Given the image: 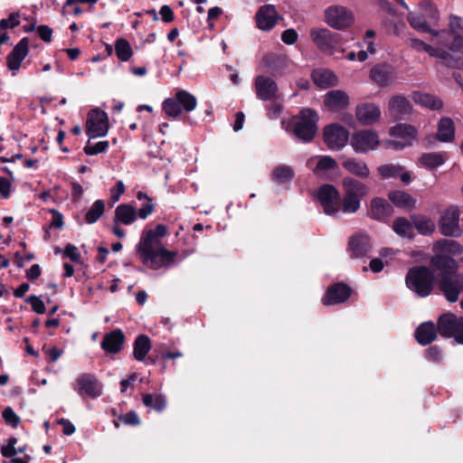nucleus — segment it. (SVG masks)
I'll list each match as a JSON object with an SVG mask.
<instances>
[{
    "mask_svg": "<svg viewBox=\"0 0 463 463\" xmlns=\"http://www.w3.org/2000/svg\"><path fill=\"white\" fill-rule=\"evenodd\" d=\"M168 234V228L163 223L154 228L146 226L141 232L139 241L136 245L137 256L146 268L158 270L168 269L175 262L177 251L169 250L162 240Z\"/></svg>",
    "mask_w": 463,
    "mask_h": 463,
    "instance_id": "f257e3e1",
    "label": "nucleus"
},
{
    "mask_svg": "<svg viewBox=\"0 0 463 463\" xmlns=\"http://www.w3.org/2000/svg\"><path fill=\"white\" fill-rule=\"evenodd\" d=\"M319 116L314 109L304 108L298 115L293 116L288 123V130L301 142L309 143L316 137Z\"/></svg>",
    "mask_w": 463,
    "mask_h": 463,
    "instance_id": "f03ea898",
    "label": "nucleus"
},
{
    "mask_svg": "<svg viewBox=\"0 0 463 463\" xmlns=\"http://www.w3.org/2000/svg\"><path fill=\"white\" fill-rule=\"evenodd\" d=\"M435 282L432 269L423 265L411 267L405 276L406 287L419 298L429 297L434 289Z\"/></svg>",
    "mask_w": 463,
    "mask_h": 463,
    "instance_id": "7ed1b4c3",
    "label": "nucleus"
},
{
    "mask_svg": "<svg viewBox=\"0 0 463 463\" xmlns=\"http://www.w3.org/2000/svg\"><path fill=\"white\" fill-rule=\"evenodd\" d=\"M436 46H431L423 41L411 38V46L417 51H424L431 57H436L440 60V63L443 66L451 69L463 70V56L459 54H451L445 46H442L439 43V37H433L431 39Z\"/></svg>",
    "mask_w": 463,
    "mask_h": 463,
    "instance_id": "20e7f679",
    "label": "nucleus"
},
{
    "mask_svg": "<svg viewBox=\"0 0 463 463\" xmlns=\"http://www.w3.org/2000/svg\"><path fill=\"white\" fill-rule=\"evenodd\" d=\"M449 30L439 31V43L451 54L463 56V20L458 15H450Z\"/></svg>",
    "mask_w": 463,
    "mask_h": 463,
    "instance_id": "39448f33",
    "label": "nucleus"
},
{
    "mask_svg": "<svg viewBox=\"0 0 463 463\" xmlns=\"http://www.w3.org/2000/svg\"><path fill=\"white\" fill-rule=\"evenodd\" d=\"M310 38L320 52L330 55L344 43V38L340 33L327 28H312Z\"/></svg>",
    "mask_w": 463,
    "mask_h": 463,
    "instance_id": "423d86ee",
    "label": "nucleus"
},
{
    "mask_svg": "<svg viewBox=\"0 0 463 463\" xmlns=\"http://www.w3.org/2000/svg\"><path fill=\"white\" fill-rule=\"evenodd\" d=\"M437 330L442 337H453L457 343L463 344V317H458L450 312L440 315L437 320Z\"/></svg>",
    "mask_w": 463,
    "mask_h": 463,
    "instance_id": "0eeeda50",
    "label": "nucleus"
},
{
    "mask_svg": "<svg viewBox=\"0 0 463 463\" xmlns=\"http://www.w3.org/2000/svg\"><path fill=\"white\" fill-rule=\"evenodd\" d=\"M460 211L458 206L450 205L440 215L439 220V232L446 237L458 238L462 235L459 226Z\"/></svg>",
    "mask_w": 463,
    "mask_h": 463,
    "instance_id": "6e6552de",
    "label": "nucleus"
},
{
    "mask_svg": "<svg viewBox=\"0 0 463 463\" xmlns=\"http://www.w3.org/2000/svg\"><path fill=\"white\" fill-rule=\"evenodd\" d=\"M340 193L336 187L330 184L320 185L317 192V199L319 202L324 213L329 216H335L338 213L340 203Z\"/></svg>",
    "mask_w": 463,
    "mask_h": 463,
    "instance_id": "1a4fd4ad",
    "label": "nucleus"
},
{
    "mask_svg": "<svg viewBox=\"0 0 463 463\" xmlns=\"http://www.w3.org/2000/svg\"><path fill=\"white\" fill-rule=\"evenodd\" d=\"M109 118L105 111L97 108L91 109L86 119V134L89 138L105 137L109 131Z\"/></svg>",
    "mask_w": 463,
    "mask_h": 463,
    "instance_id": "9d476101",
    "label": "nucleus"
},
{
    "mask_svg": "<svg viewBox=\"0 0 463 463\" xmlns=\"http://www.w3.org/2000/svg\"><path fill=\"white\" fill-rule=\"evenodd\" d=\"M430 264L432 271L437 273V280L460 274L458 262L447 254H435L431 257Z\"/></svg>",
    "mask_w": 463,
    "mask_h": 463,
    "instance_id": "9b49d317",
    "label": "nucleus"
},
{
    "mask_svg": "<svg viewBox=\"0 0 463 463\" xmlns=\"http://www.w3.org/2000/svg\"><path fill=\"white\" fill-rule=\"evenodd\" d=\"M325 14L327 24L337 30L348 28L354 22L353 13L346 7L340 5L328 7Z\"/></svg>",
    "mask_w": 463,
    "mask_h": 463,
    "instance_id": "f8f14e48",
    "label": "nucleus"
},
{
    "mask_svg": "<svg viewBox=\"0 0 463 463\" xmlns=\"http://www.w3.org/2000/svg\"><path fill=\"white\" fill-rule=\"evenodd\" d=\"M350 144L356 153L366 154L376 149L380 140L376 132L364 129L355 131L352 135Z\"/></svg>",
    "mask_w": 463,
    "mask_h": 463,
    "instance_id": "ddd939ff",
    "label": "nucleus"
},
{
    "mask_svg": "<svg viewBox=\"0 0 463 463\" xmlns=\"http://www.w3.org/2000/svg\"><path fill=\"white\" fill-rule=\"evenodd\" d=\"M438 288L449 303H455L458 300L463 292V274L452 277L443 278L437 280Z\"/></svg>",
    "mask_w": 463,
    "mask_h": 463,
    "instance_id": "4468645a",
    "label": "nucleus"
},
{
    "mask_svg": "<svg viewBox=\"0 0 463 463\" xmlns=\"http://www.w3.org/2000/svg\"><path fill=\"white\" fill-rule=\"evenodd\" d=\"M349 132L338 124H330L325 127L323 139L331 150H340L348 141Z\"/></svg>",
    "mask_w": 463,
    "mask_h": 463,
    "instance_id": "2eb2a0df",
    "label": "nucleus"
},
{
    "mask_svg": "<svg viewBox=\"0 0 463 463\" xmlns=\"http://www.w3.org/2000/svg\"><path fill=\"white\" fill-rule=\"evenodd\" d=\"M75 391L80 396L96 399L102 395V383L92 373H82L76 379Z\"/></svg>",
    "mask_w": 463,
    "mask_h": 463,
    "instance_id": "dca6fc26",
    "label": "nucleus"
},
{
    "mask_svg": "<svg viewBox=\"0 0 463 463\" xmlns=\"http://www.w3.org/2000/svg\"><path fill=\"white\" fill-rule=\"evenodd\" d=\"M353 292V289L345 282L332 284L322 298L324 306H332L345 302Z\"/></svg>",
    "mask_w": 463,
    "mask_h": 463,
    "instance_id": "f3484780",
    "label": "nucleus"
},
{
    "mask_svg": "<svg viewBox=\"0 0 463 463\" xmlns=\"http://www.w3.org/2000/svg\"><path fill=\"white\" fill-rule=\"evenodd\" d=\"M388 109L391 117L395 121H400L410 118L412 112V106L405 96L397 94L389 99Z\"/></svg>",
    "mask_w": 463,
    "mask_h": 463,
    "instance_id": "a211bd4d",
    "label": "nucleus"
},
{
    "mask_svg": "<svg viewBox=\"0 0 463 463\" xmlns=\"http://www.w3.org/2000/svg\"><path fill=\"white\" fill-rule=\"evenodd\" d=\"M254 87L259 99L270 101L277 99L279 88L271 78L264 75L257 76L254 80Z\"/></svg>",
    "mask_w": 463,
    "mask_h": 463,
    "instance_id": "6ab92c4d",
    "label": "nucleus"
},
{
    "mask_svg": "<svg viewBox=\"0 0 463 463\" xmlns=\"http://www.w3.org/2000/svg\"><path fill=\"white\" fill-rule=\"evenodd\" d=\"M372 250L370 237L364 232H358L350 237L347 250L351 253V257L361 259L367 257Z\"/></svg>",
    "mask_w": 463,
    "mask_h": 463,
    "instance_id": "aec40b11",
    "label": "nucleus"
},
{
    "mask_svg": "<svg viewBox=\"0 0 463 463\" xmlns=\"http://www.w3.org/2000/svg\"><path fill=\"white\" fill-rule=\"evenodd\" d=\"M279 18L280 16L273 5L260 6L255 14L257 27L262 31L271 30Z\"/></svg>",
    "mask_w": 463,
    "mask_h": 463,
    "instance_id": "412c9836",
    "label": "nucleus"
},
{
    "mask_svg": "<svg viewBox=\"0 0 463 463\" xmlns=\"http://www.w3.org/2000/svg\"><path fill=\"white\" fill-rule=\"evenodd\" d=\"M455 138V125L450 118L443 117L438 124V131L435 137H427L423 141V146L429 148L432 145V140L437 139L440 142H451Z\"/></svg>",
    "mask_w": 463,
    "mask_h": 463,
    "instance_id": "4be33fe9",
    "label": "nucleus"
},
{
    "mask_svg": "<svg viewBox=\"0 0 463 463\" xmlns=\"http://www.w3.org/2000/svg\"><path fill=\"white\" fill-rule=\"evenodd\" d=\"M392 205L384 198L374 197L370 202L368 216L378 222H385L393 213Z\"/></svg>",
    "mask_w": 463,
    "mask_h": 463,
    "instance_id": "5701e85b",
    "label": "nucleus"
},
{
    "mask_svg": "<svg viewBox=\"0 0 463 463\" xmlns=\"http://www.w3.org/2000/svg\"><path fill=\"white\" fill-rule=\"evenodd\" d=\"M370 78L378 86L387 87L394 80V68L388 63L375 64L370 71Z\"/></svg>",
    "mask_w": 463,
    "mask_h": 463,
    "instance_id": "b1692460",
    "label": "nucleus"
},
{
    "mask_svg": "<svg viewBox=\"0 0 463 463\" xmlns=\"http://www.w3.org/2000/svg\"><path fill=\"white\" fill-rule=\"evenodd\" d=\"M29 52V39L22 38L6 57V64L10 71H17Z\"/></svg>",
    "mask_w": 463,
    "mask_h": 463,
    "instance_id": "393cba45",
    "label": "nucleus"
},
{
    "mask_svg": "<svg viewBox=\"0 0 463 463\" xmlns=\"http://www.w3.org/2000/svg\"><path fill=\"white\" fill-rule=\"evenodd\" d=\"M125 339L122 330L115 329L104 335L100 346L106 353L115 354L121 351Z\"/></svg>",
    "mask_w": 463,
    "mask_h": 463,
    "instance_id": "a878e982",
    "label": "nucleus"
},
{
    "mask_svg": "<svg viewBox=\"0 0 463 463\" xmlns=\"http://www.w3.org/2000/svg\"><path fill=\"white\" fill-rule=\"evenodd\" d=\"M437 325L432 321L420 323L414 332V337L420 345H428L433 343L438 337Z\"/></svg>",
    "mask_w": 463,
    "mask_h": 463,
    "instance_id": "bb28decb",
    "label": "nucleus"
},
{
    "mask_svg": "<svg viewBox=\"0 0 463 463\" xmlns=\"http://www.w3.org/2000/svg\"><path fill=\"white\" fill-rule=\"evenodd\" d=\"M344 193L362 200L370 191L367 184L352 176H345L342 180Z\"/></svg>",
    "mask_w": 463,
    "mask_h": 463,
    "instance_id": "cd10ccee",
    "label": "nucleus"
},
{
    "mask_svg": "<svg viewBox=\"0 0 463 463\" xmlns=\"http://www.w3.org/2000/svg\"><path fill=\"white\" fill-rule=\"evenodd\" d=\"M324 104L329 110L338 111L348 106L349 97L341 90H330L325 95Z\"/></svg>",
    "mask_w": 463,
    "mask_h": 463,
    "instance_id": "c85d7f7f",
    "label": "nucleus"
},
{
    "mask_svg": "<svg viewBox=\"0 0 463 463\" xmlns=\"http://www.w3.org/2000/svg\"><path fill=\"white\" fill-rule=\"evenodd\" d=\"M381 116V110L373 103H365L356 108V118L363 125H372L376 122Z\"/></svg>",
    "mask_w": 463,
    "mask_h": 463,
    "instance_id": "c756f323",
    "label": "nucleus"
},
{
    "mask_svg": "<svg viewBox=\"0 0 463 463\" xmlns=\"http://www.w3.org/2000/svg\"><path fill=\"white\" fill-rule=\"evenodd\" d=\"M388 199L396 207L406 211H411L416 208L417 200L405 191H391L388 194Z\"/></svg>",
    "mask_w": 463,
    "mask_h": 463,
    "instance_id": "7c9ffc66",
    "label": "nucleus"
},
{
    "mask_svg": "<svg viewBox=\"0 0 463 463\" xmlns=\"http://www.w3.org/2000/svg\"><path fill=\"white\" fill-rule=\"evenodd\" d=\"M342 166L352 175L360 179H366L370 175L367 164L358 158L350 157L342 162Z\"/></svg>",
    "mask_w": 463,
    "mask_h": 463,
    "instance_id": "2f4dec72",
    "label": "nucleus"
},
{
    "mask_svg": "<svg viewBox=\"0 0 463 463\" xmlns=\"http://www.w3.org/2000/svg\"><path fill=\"white\" fill-rule=\"evenodd\" d=\"M138 218L137 210L128 203H120L115 209L113 222L130 225Z\"/></svg>",
    "mask_w": 463,
    "mask_h": 463,
    "instance_id": "473e14b6",
    "label": "nucleus"
},
{
    "mask_svg": "<svg viewBox=\"0 0 463 463\" xmlns=\"http://www.w3.org/2000/svg\"><path fill=\"white\" fill-rule=\"evenodd\" d=\"M312 80L314 83L321 89L334 87L338 81L335 74L327 69L314 71L312 72Z\"/></svg>",
    "mask_w": 463,
    "mask_h": 463,
    "instance_id": "72a5a7b5",
    "label": "nucleus"
},
{
    "mask_svg": "<svg viewBox=\"0 0 463 463\" xmlns=\"http://www.w3.org/2000/svg\"><path fill=\"white\" fill-rule=\"evenodd\" d=\"M389 134L406 142L410 141L411 145H412L413 141L417 138L418 131L412 125L399 123L390 128Z\"/></svg>",
    "mask_w": 463,
    "mask_h": 463,
    "instance_id": "f704fd0d",
    "label": "nucleus"
},
{
    "mask_svg": "<svg viewBox=\"0 0 463 463\" xmlns=\"http://www.w3.org/2000/svg\"><path fill=\"white\" fill-rule=\"evenodd\" d=\"M411 220L414 229L423 236L431 235L435 232V222L428 216L414 213L411 215Z\"/></svg>",
    "mask_w": 463,
    "mask_h": 463,
    "instance_id": "c9c22d12",
    "label": "nucleus"
},
{
    "mask_svg": "<svg viewBox=\"0 0 463 463\" xmlns=\"http://www.w3.org/2000/svg\"><path fill=\"white\" fill-rule=\"evenodd\" d=\"M151 349V340L144 334L138 335L133 345V356L137 361H144Z\"/></svg>",
    "mask_w": 463,
    "mask_h": 463,
    "instance_id": "e433bc0d",
    "label": "nucleus"
},
{
    "mask_svg": "<svg viewBox=\"0 0 463 463\" xmlns=\"http://www.w3.org/2000/svg\"><path fill=\"white\" fill-rule=\"evenodd\" d=\"M392 228L402 238L413 240L415 237L413 223L405 217H397L393 221Z\"/></svg>",
    "mask_w": 463,
    "mask_h": 463,
    "instance_id": "4c0bfd02",
    "label": "nucleus"
},
{
    "mask_svg": "<svg viewBox=\"0 0 463 463\" xmlns=\"http://www.w3.org/2000/svg\"><path fill=\"white\" fill-rule=\"evenodd\" d=\"M419 163L429 170L442 165L446 161L445 152L423 153L418 159Z\"/></svg>",
    "mask_w": 463,
    "mask_h": 463,
    "instance_id": "58836bf2",
    "label": "nucleus"
},
{
    "mask_svg": "<svg viewBox=\"0 0 463 463\" xmlns=\"http://www.w3.org/2000/svg\"><path fill=\"white\" fill-rule=\"evenodd\" d=\"M407 20L410 25L418 32L429 33L433 37H439V31L431 29L423 15L417 13H409Z\"/></svg>",
    "mask_w": 463,
    "mask_h": 463,
    "instance_id": "ea45409f",
    "label": "nucleus"
},
{
    "mask_svg": "<svg viewBox=\"0 0 463 463\" xmlns=\"http://www.w3.org/2000/svg\"><path fill=\"white\" fill-rule=\"evenodd\" d=\"M412 99L416 103L432 110H439L443 107V101L431 94L415 91L412 93Z\"/></svg>",
    "mask_w": 463,
    "mask_h": 463,
    "instance_id": "a19ab883",
    "label": "nucleus"
},
{
    "mask_svg": "<svg viewBox=\"0 0 463 463\" xmlns=\"http://www.w3.org/2000/svg\"><path fill=\"white\" fill-rule=\"evenodd\" d=\"M361 202L362 200L359 198L348 195L344 193L343 196H340L338 213L340 212L347 214L357 213L361 207Z\"/></svg>",
    "mask_w": 463,
    "mask_h": 463,
    "instance_id": "79ce46f5",
    "label": "nucleus"
},
{
    "mask_svg": "<svg viewBox=\"0 0 463 463\" xmlns=\"http://www.w3.org/2000/svg\"><path fill=\"white\" fill-rule=\"evenodd\" d=\"M175 98L178 99L181 109L187 113L193 111L197 106L195 96L184 90H178L175 93Z\"/></svg>",
    "mask_w": 463,
    "mask_h": 463,
    "instance_id": "37998d69",
    "label": "nucleus"
},
{
    "mask_svg": "<svg viewBox=\"0 0 463 463\" xmlns=\"http://www.w3.org/2000/svg\"><path fill=\"white\" fill-rule=\"evenodd\" d=\"M436 247L441 250L447 255L458 256L463 253V246L453 240L441 239L436 242Z\"/></svg>",
    "mask_w": 463,
    "mask_h": 463,
    "instance_id": "c03bdc74",
    "label": "nucleus"
},
{
    "mask_svg": "<svg viewBox=\"0 0 463 463\" xmlns=\"http://www.w3.org/2000/svg\"><path fill=\"white\" fill-rule=\"evenodd\" d=\"M295 173L288 165H279L272 171V180L279 184L290 182L294 178Z\"/></svg>",
    "mask_w": 463,
    "mask_h": 463,
    "instance_id": "a18cd8bd",
    "label": "nucleus"
},
{
    "mask_svg": "<svg viewBox=\"0 0 463 463\" xmlns=\"http://www.w3.org/2000/svg\"><path fill=\"white\" fill-rule=\"evenodd\" d=\"M115 52L118 59L121 61H128L133 54L130 43L124 38L116 40Z\"/></svg>",
    "mask_w": 463,
    "mask_h": 463,
    "instance_id": "49530a36",
    "label": "nucleus"
},
{
    "mask_svg": "<svg viewBox=\"0 0 463 463\" xmlns=\"http://www.w3.org/2000/svg\"><path fill=\"white\" fill-rule=\"evenodd\" d=\"M105 203L103 200H96L85 214V222L89 224L95 223L104 213Z\"/></svg>",
    "mask_w": 463,
    "mask_h": 463,
    "instance_id": "de8ad7c7",
    "label": "nucleus"
},
{
    "mask_svg": "<svg viewBox=\"0 0 463 463\" xmlns=\"http://www.w3.org/2000/svg\"><path fill=\"white\" fill-rule=\"evenodd\" d=\"M142 401L145 406L153 408L158 412L163 411L166 406L165 398L161 394L146 393L143 395Z\"/></svg>",
    "mask_w": 463,
    "mask_h": 463,
    "instance_id": "09e8293b",
    "label": "nucleus"
},
{
    "mask_svg": "<svg viewBox=\"0 0 463 463\" xmlns=\"http://www.w3.org/2000/svg\"><path fill=\"white\" fill-rule=\"evenodd\" d=\"M404 170L400 165L385 164L377 167L378 174L383 178H395Z\"/></svg>",
    "mask_w": 463,
    "mask_h": 463,
    "instance_id": "8fccbe9b",
    "label": "nucleus"
},
{
    "mask_svg": "<svg viewBox=\"0 0 463 463\" xmlns=\"http://www.w3.org/2000/svg\"><path fill=\"white\" fill-rule=\"evenodd\" d=\"M162 109L170 118H176L182 113L178 99L175 97L165 99L162 104Z\"/></svg>",
    "mask_w": 463,
    "mask_h": 463,
    "instance_id": "3c124183",
    "label": "nucleus"
},
{
    "mask_svg": "<svg viewBox=\"0 0 463 463\" xmlns=\"http://www.w3.org/2000/svg\"><path fill=\"white\" fill-rule=\"evenodd\" d=\"M337 167L336 161L330 156H321L313 172L318 175L320 172L332 170Z\"/></svg>",
    "mask_w": 463,
    "mask_h": 463,
    "instance_id": "603ef678",
    "label": "nucleus"
},
{
    "mask_svg": "<svg viewBox=\"0 0 463 463\" xmlns=\"http://www.w3.org/2000/svg\"><path fill=\"white\" fill-rule=\"evenodd\" d=\"M109 146V141H99L95 144H91L90 141L88 140L86 146L83 148V151L88 156H94L107 152Z\"/></svg>",
    "mask_w": 463,
    "mask_h": 463,
    "instance_id": "864d4df0",
    "label": "nucleus"
},
{
    "mask_svg": "<svg viewBox=\"0 0 463 463\" xmlns=\"http://www.w3.org/2000/svg\"><path fill=\"white\" fill-rule=\"evenodd\" d=\"M2 417L5 422L13 428H16L21 421L20 417L14 412L12 407L5 408L2 412Z\"/></svg>",
    "mask_w": 463,
    "mask_h": 463,
    "instance_id": "5fc2aeb1",
    "label": "nucleus"
},
{
    "mask_svg": "<svg viewBox=\"0 0 463 463\" xmlns=\"http://www.w3.org/2000/svg\"><path fill=\"white\" fill-rule=\"evenodd\" d=\"M18 439L15 437H10L7 439V444L3 445L0 449L1 454L4 458H13L17 454V450L15 445L17 444Z\"/></svg>",
    "mask_w": 463,
    "mask_h": 463,
    "instance_id": "6e6d98bb",
    "label": "nucleus"
},
{
    "mask_svg": "<svg viewBox=\"0 0 463 463\" xmlns=\"http://www.w3.org/2000/svg\"><path fill=\"white\" fill-rule=\"evenodd\" d=\"M19 13H12L7 19L0 20V30L5 31L8 28H15L20 24Z\"/></svg>",
    "mask_w": 463,
    "mask_h": 463,
    "instance_id": "4d7b16f0",
    "label": "nucleus"
},
{
    "mask_svg": "<svg viewBox=\"0 0 463 463\" xmlns=\"http://www.w3.org/2000/svg\"><path fill=\"white\" fill-rule=\"evenodd\" d=\"M26 302L29 303L32 307V310L37 314H44L46 312V307L40 299L39 297L32 295L26 298Z\"/></svg>",
    "mask_w": 463,
    "mask_h": 463,
    "instance_id": "13d9d810",
    "label": "nucleus"
},
{
    "mask_svg": "<svg viewBox=\"0 0 463 463\" xmlns=\"http://www.w3.org/2000/svg\"><path fill=\"white\" fill-rule=\"evenodd\" d=\"M155 206L154 200H150L147 202H145L142 206L137 211L138 218L141 220H146L149 215H151L155 212Z\"/></svg>",
    "mask_w": 463,
    "mask_h": 463,
    "instance_id": "bf43d9fd",
    "label": "nucleus"
},
{
    "mask_svg": "<svg viewBox=\"0 0 463 463\" xmlns=\"http://www.w3.org/2000/svg\"><path fill=\"white\" fill-rule=\"evenodd\" d=\"M425 357L429 361L439 363L442 360V352L439 346L432 345L425 350Z\"/></svg>",
    "mask_w": 463,
    "mask_h": 463,
    "instance_id": "052dcab7",
    "label": "nucleus"
},
{
    "mask_svg": "<svg viewBox=\"0 0 463 463\" xmlns=\"http://www.w3.org/2000/svg\"><path fill=\"white\" fill-rule=\"evenodd\" d=\"M118 420L126 425L137 426L140 424V419L137 413L134 411H130L126 414L118 416Z\"/></svg>",
    "mask_w": 463,
    "mask_h": 463,
    "instance_id": "680f3d73",
    "label": "nucleus"
},
{
    "mask_svg": "<svg viewBox=\"0 0 463 463\" xmlns=\"http://www.w3.org/2000/svg\"><path fill=\"white\" fill-rule=\"evenodd\" d=\"M52 213V221L49 229H61L64 225L63 215L55 209L50 211Z\"/></svg>",
    "mask_w": 463,
    "mask_h": 463,
    "instance_id": "e2e57ef3",
    "label": "nucleus"
},
{
    "mask_svg": "<svg viewBox=\"0 0 463 463\" xmlns=\"http://www.w3.org/2000/svg\"><path fill=\"white\" fill-rule=\"evenodd\" d=\"M64 255L69 258L71 261L79 263L80 262V253L78 251V248L71 243H68L64 249Z\"/></svg>",
    "mask_w": 463,
    "mask_h": 463,
    "instance_id": "0e129e2a",
    "label": "nucleus"
},
{
    "mask_svg": "<svg viewBox=\"0 0 463 463\" xmlns=\"http://www.w3.org/2000/svg\"><path fill=\"white\" fill-rule=\"evenodd\" d=\"M298 34L295 29H287L281 34V40L285 44L291 45L298 41Z\"/></svg>",
    "mask_w": 463,
    "mask_h": 463,
    "instance_id": "69168bd1",
    "label": "nucleus"
},
{
    "mask_svg": "<svg viewBox=\"0 0 463 463\" xmlns=\"http://www.w3.org/2000/svg\"><path fill=\"white\" fill-rule=\"evenodd\" d=\"M125 192V184L122 181H118L116 185L110 188V199L118 202Z\"/></svg>",
    "mask_w": 463,
    "mask_h": 463,
    "instance_id": "338daca9",
    "label": "nucleus"
},
{
    "mask_svg": "<svg viewBox=\"0 0 463 463\" xmlns=\"http://www.w3.org/2000/svg\"><path fill=\"white\" fill-rule=\"evenodd\" d=\"M37 33L39 37L45 43L52 42V29L48 25L42 24L37 27Z\"/></svg>",
    "mask_w": 463,
    "mask_h": 463,
    "instance_id": "774afa93",
    "label": "nucleus"
}]
</instances>
